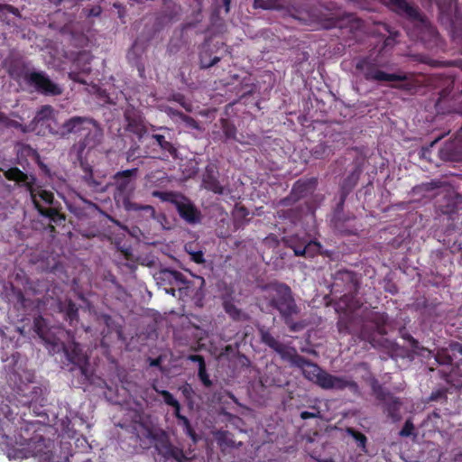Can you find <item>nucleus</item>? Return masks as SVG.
Instances as JSON below:
<instances>
[{
  "instance_id": "obj_1",
  "label": "nucleus",
  "mask_w": 462,
  "mask_h": 462,
  "mask_svg": "<svg viewBox=\"0 0 462 462\" xmlns=\"http://www.w3.org/2000/svg\"><path fill=\"white\" fill-rule=\"evenodd\" d=\"M261 342L276 352L291 366L300 368L303 376L324 390L342 391L348 388L353 393L359 392L357 383L344 376H337L322 370L317 364L299 355L293 346H288L272 335L270 330L259 329Z\"/></svg>"
},
{
  "instance_id": "obj_2",
  "label": "nucleus",
  "mask_w": 462,
  "mask_h": 462,
  "mask_svg": "<svg viewBox=\"0 0 462 462\" xmlns=\"http://www.w3.org/2000/svg\"><path fill=\"white\" fill-rule=\"evenodd\" d=\"M59 134L62 137L73 136L75 139L79 138L72 149L80 160V167L83 171L82 181L92 192H105L106 185L104 183V180L95 177L92 167L87 162L81 160L82 153L86 149H93L101 143L103 131L97 121L90 117L75 116L67 119L60 126Z\"/></svg>"
},
{
  "instance_id": "obj_3",
  "label": "nucleus",
  "mask_w": 462,
  "mask_h": 462,
  "mask_svg": "<svg viewBox=\"0 0 462 462\" xmlns=\"http://www.w3.org/2000/svg\"><path fill=\"white\" fill-rule=\"evenodd\" d=\"M4 176L6 180L14 181L19 187L25 188L41 216L55 224L65 220L60 202L55 199L53 192L37 184V179L33 174L29 175L18 167H10L4 171Z\"/></svg>"
},
{
  "instance_id": "obj_4",
  "label": "nucleus",
  "mask_w": 462,
  "mask_h": 462,
  "mask_svg": "<svg viewBox=\"0 0 462 462\" xmlns=\"http://www.w3.org/2000/svg\"><path fill=\"white\" fill-rule=\"evenodd\" d=\"M264 291L268 306L278 311L280 318L291 332H299L305 328L304 320L295 319L300 313V308L289 285L280 282H270L264 286Z\"/></svg>"
},
{
  "instance_id": "obj_5",
  "label": "nucleus",
  "mask_w": 462,
  "mask_h": 462,
  "mask_svg": "<svg viewBox=\"0 0 462 462\" xmlns=\"http://www.w3.org/2000/svg\"><path fill=\"white\" fill-rule=\"evenodd\" d=\"M384 5L398 16L413 24L420 39H435L438 36L436 28L417 5L409 3L407 0H384Z\"/></svg>"
},
{
  "instance_id": "obj_6",
  "label": "nucleus",
  "mask_w": 462,
  "mask_h": 462,
  "mask_svg": "<svg viewBox=\"0 0 462 462\" xmlns=\"http://www.w3.org/2000/svg\"><path fill=\"white\" fill-rule=\"evenodd\" d=\"M390 66V60L382 51H370L356 59L355 69L369 82H386L395 77L384 71Z\"/></svg>"
},
{
  "instance_id": "obj_7",
  "label": "nucleus",
  "mask_w": 462,
  "mask_h": 462,
  "mask_svg": "<svg viewBox=\"0 0 462 462\" xmlns=\"http://www.w3.org/2000/svg\"><path fill=\"white\" fill-rule=\"evenodd\" d=\"M152 197L158 198L162 201L172 204L180 218L188 224H198L201 220V212L193 202L179 192L174 191H160L154 190L152 193Z\"/></svg>"
},
{
  "instance_id": "obj_8",
  "label": "nucleus",
  "mask_w": 462,
  "mask_h": 462,
  "mask_svg": "<svg viewBox=\"0 0 462 462\" xmlns=\"http://www.w3.org/2000/svg\"><path fill=\"white\" fill-rule=\"evenodd\" d=\"M62 349L68 360L79 367L80 374L86 378L89 379L88 373V356L84 353L80 344L72 341L68 345L59 341V347H55L54 352H59Z\"/></svg>"
},
{
  "instance_id": "obj_9",
  "label": "nucleus",
  "mask_w": 462,
  "mask_h": 462,
  "mask_svg": "<svg viewBox=\"0 0 462 462\" xmlns=\"http://www.w3.org/2000/svg\"><path fill=\"white\" fill-rule=\"evenodd\" d=\"M357 289L358 282L354 272L343 269L334 273L331 292L342 294L341 300L356 292Z\"/></svg>"
},
{
  "instance_id": "obj_10",
  "label": "nucleus",
  "mask_w": 462,
  "mask_h": 462,
  "mask_svg": "<svg viewBox=\"0 0 462 462\" xmlns=\"http://www.w3.org/2000/svg\"><path fill=\"white\" fill-rule=\"evenodd\" d=\"M27 86L32 87L38 93L55 97L62 93V88L53 82L44 71H33L28 75Z\"/></svg>"
},
{
  "instance_id": "obj_11",
  "label": "nucleus",
  "mask_w": 462,
  "mask_h": 462,
  "mask_svg": "<svg viewBox=\"0 0 462 462\" xmlns=\"http://www.w3.org/2000/svg\"><path fill=\"white\" fill-rule=\"evenodd\" d=\"M138 168H133L117 171L114 175V180L116 184V194L115 197H120L124 200L128 199L134 189V182L137 177Z\"/></svg>"
},
{
  "instance_id": "obj_12",
  "label": "nucleus",
  "mask_w": 462,
  "mask_h": 462,
  "mask_svg": "<svg viewBox=\"0 0 462 462\" xmlns=\"http://www.w3.org/2000/svg\"><path fill=\"white\" fill-rule=\"evenodd\" d=\"M124 117L126 123L125 131L134 134L138 140H141L147 132L141 112L133 106H129L125 110Z\"/></svg>"
},
{
  "instance_id": "obj_13",
  "label": "nucleus",
  "mask_w": 462,
  "mask_h": 462,
  "mask_svg": "<svg viewBox=\"0 0 462 462\" xmlns=\"http://www.w3.org/2000/svg\"><path fill=\"white\" fill-rule=\"evenodd\" d=\"M311 21L317 23L325 29L342 27L345 19L335 16L328 9L321 5H317L310 9Z\"/></svg>"
},
{
  "instance_id": "obj_14",
  "label": "nucleus",
  "mask_w": 462,
  "mask_h": 462,
  "mask_svg": "<svg viewBox=\"0 0 462 462\" xmlns=\"http://www.w3.org/2000/svg\"><path fill=\"white\" fill-rule=\"evenodd\" d=\"M439 156L445 162H459L462 160V126L455 137L444 143L439 151Z\"/></svg>"
},
{
  "instance_id": "obj_15",
  "label": "nucleus",
  "mask_w": 462,
  "mask_h": 462,
  "mask_svg": "<svg viewBox=\"0 0 462 462\" xmlns=\"http://www.w3.org/2000/svg\"><path fill=\"white\" fill-rule=\"evenodd\" d=\"M160 130L167 131V135L164 134H152L151 135L152 146H158L161 152L160 159L167 160L169 157L176 159L178 157V150L171 142L170 136V130L168 128H159Z\"/></svg>"
},
{
  "instance_id": "obj_16",
  "label": "nucleus",
  "mask_w": 462,
  "mask_h": 462,
  "mask_svg": "<svg viewBox=\"0 0 462 462\" xmlns=\"http://www.w3.org/2000/svg\"><path fill=\"white\" fill-rule=\"evenodd\" d=\"M349 193L339 189V200L335 208L334 224L335 227L342 234L345 235H355L356 234L357 228L354 226H346V223L356 219L355 216L343 217L340 215L344 210L345 202Z\"/></svg>"
},
{
  "instance_id": "obj_17",
  "label": "nucleus",
  "mask_w": 462,
  "mask_h": 462,
  "mask_svg": "<svg viewBox=\"0 0 462 462\" xmlns=\"http://www.w3.org/2000/svg\"><path fill=\"white\" fill-rule=\"evenodd\" d=\"M453 82H450L446 88L439 91L438 98L435 101V109L438 114H449L460 112V107L457 106V100L454 95Z\"/></svg>"
},
{
  "instance_id": "obj_18",
  "label": "nucleus",
  "mask_w": 462,
  "mask_h": 462,
  "mask_svg": "<svg viewBox=\"0 0 462 462\" xmlns=\"http://www.w3.org/2000/svg\"><path fill=\"white\" fill-rule=\"evenodd\" d=\"M32 328L38 337L50 346V350L59 347V338L51 331L47 319L42 315L34 317Z\"/></svg>"
},
{
  "instance_id": "obj_19",
  "label": "nucleus",
  "mask_w": 462,
  "mask_h": 462,
  "mask_svg": "<svg viewBox=\"0 0 462 462\" xmlns=\"http://www.w3.org/2000/svg\"><path fill=\"white\" fill-rule=\"evenodd\" d=\"M395 78L386 82H392L391 88L405 91L409 94H416L420 88V82L413 75L406 73H391Z\"/></svg>"
},
{
  "instance_id": "obj_20",
  "label": "nucleus",
  "mask_w": 462,
  "mask_h": 462,
  "mask_svg": "<svg viewBox=\"0 0 462 462\" xmlns=\"http://www.w3.org/2000/svg\"><path fill=\"white\" fill-rule=\"evenodd\" d=\"M455 363V367L450 368L446 375V381L455 383L456 377H462V344L459 342H451L448 347Z\"/></svg>"
},
{
  "instance_id": "obj_21",
  "label": "nucleus",
  "mask_w": 462,
  "mask_h": 462,
  "mask_svg": "<svg viewBox=\"0 0 462 462\" xmlns=\"http://www.w3.org/2000/svg\"><path fill=\"white\" fill-rule=\"evenodd\" d=\"M353 165H354L353 170L342 180V182L339 186L340 190L345 191L349 194L355 189V187L357 185L360 176L364 171L365 160L361 159V158H356L353 162Z\"/></svg>"
},
{
  "instance_id": "obj_22",
  "label": "nucleus",
  "mask_w": 462,
  "mask_h": 462,
  "mask_svg": "<svg viewBox=\"0 0 462 462\" xmlns=\"http://www.w3.org/2000/svg\"><path fill=\"white\" fill-rule=\"evenodd\" d=\"M157 449L165 458H171L176 462H190L194 457L186 454L181 448L174 446L169 440L161 442Z\"/></svg>"
},
{
  "instance_id": "obj_23",
  "label": "nucleus",
  "mask_w": 462,
  "mask_h": 462,
  "mask_svg": "<svg viewBox=\"0 0 462 462\" xmlns=\"http://www.w3.org/2000/svg\"><path fill=\"white\" fill-rule=\"evenodd\" d=\"M157 280L164 284L180 286V290L189 287V282L182 273L169 268L161 270L157 273Z\"/></svg>"
},
{
  "instance_id": "obj_24",
  "label": "nucleus",
  "mask_w": 462,
  "mask_h": 462,
  "mask_svg": "<svg viewBox=\"0 0 462 462\" xmlns=\"http://www.w3.org/2000/svg\"><path fill=\"white\" fill-rule=\"evenodd\" d=\"M461 205L462 195L454 190H448L439 203L438 208L442 214L451 216L458 211Z\"/></svg>"
},
{
  "instance_id": "obj_25",
  "label": "nucleus",
  "mask_w": 462,
  "mask_h": 462,
  "mask_svg": "<svg viewBox=\"0 0 462 462\" xmlns=\"http://www.w3.org/2000/svg\"><path fill=\"white\" fill-rule=\"evenodd\" d=\"M318 185V179L311 177L309 179H300L292 186L291 191L295 197L294 200H300L312 194Z\"/></svg>"
},
{
  "instance_id": "obj_26",
  "label": "nucleus",
  "mask_w": 462,
  "mask_h": 462,
  "mask_svg": "<svg viewBox=\"0 0 462 462\" xmlns=\"http://www.w3.org/2000/svg\"><path fill=\"white\" fill-rule=\"evenodd\" d=\"M33 71L30 69L27 62L20 60H13L8 68V73L13 79H23L25 84L28 82V75Z\"/></svg>"
},
{
  "instance_id": "obj_27",
  "label": "nucleus",
  "mask_w": 462,
  "mask_h": 462,
  "mask_svg": "<svg viewBox=\"0 0 462 462\" xmlns=\"http://www.w3.org/2000/svg\"><path fill=\"white\" fill-rule=\"evenodd\" d=\"M202 184L206 189L215 194L223 195L225 193V188L219 182L217 173L212 168L207 167L206 172L203 175Z\"/></svg>"
},
{
  "instance_id": "obj_28",
  "label": "nucleus",
  "mask_w": 462,
  "mask_h": 462,
  "mask_svg": "<svg viewBox=\"0 0 462 462\" xmlns=\"http://www.w3.org/2000/svg\"><path fill=\"white\" fill-rule=\"evenodd\" d=\"M58 306L60 311L64 315L65 320H67L70 326L79 322V308L72 300L68 299L64 301H60Z\"/></svg>"
},
{
  "instance_id": "obj_29",
  "label": "nucleus",
  "mask_w": 462,
  "mask_h": 462,
  "mask_svg": "<svg viewBox=\"0 0 462 462\" xmlns=\"http://www.w3.org/2000/svg\"><path fill=\"white\" fill-rule=\"evenodd\" d=\"M383 412L393 421H399L401 420V408L402 402L400 398L395 397L393 395L390 396L383 401Z\"/></svg>"
},
{
  "instance_id": "obj_30",
  "label": "nucleus",
  "mask_w": 462,
  "mask_h": 462,
  "mask_svg": "<svg viewBox=\"0 0 462 462\" xmlns=\"http://www.w3.org/2000/svg\"><path fill=\"white\" fill-rule=\"evenodd\" d=\"M223 309L229 318L235 321H245L249 319L248 314L239 309L231 299L224 300Z\"/></svg>"
},
{
  "instance_id": "obj_31",
  "label": "nucleus",
  "mask_w": 462,
  "mask_h": 462,
  "mask_svg": "<svg viewBox=\"0 0 462 462\" xmlns=\"http://www.w3.org/2000/svg\"><path fill=\"white\" fill-rule=\"evenodd\" d=\"M369 322H371L374 327V331L379 335H385L386 331V324L388 321V316L384 312H372L368 317Z\"/></svg>"
},
{
  "instance_id": "obj_32",
  "label": "nucleus",
  "mask_w": 462,
  "mask_h": 462,
  "mask_svg": "<svg viewBox=\"0 0 462 462\" xmlns=\"http://www.w3.org/2000/svg\"><path fill=\"white\" fill-rule=\"evenodd\" d=\"M102 319L104 321V324L106 325V329H104L102 334L103 337L105 338L108 334L115 333L117 337V338H122L123 337V329L122 326L117 324L114 319L107 314L102 315Z\"/></svg>"
},
{
  "instance_id": "obj_33",
  "label": "nucleus",
  "mask_w": 462,
  "mask_h": 462,
  "mask_svg": "<svg viewBox=\"0 0 462 462\" xmlns=\"http://www.w3.org/2000/svg\"><path fill=\"white\" fill-rule=\"evenodd\" d=\"M306 257H314L316 255H323L331 257L333 253L329 250H324L321 244L316 240H310L305 245Z\"/></svg>"
},
{
  "instance_id": "obj_34",
  "label": "nucleus",
  "mask_w": 462,
  "mask_h": 462,
  "mask_svg": "<svg viewBox=\"0 0 462 462\" xmlns=\"http://www.w3.org/2000/svg\"><path fill=\"white\" fill-rule=\"evenodd\" d=\"M446 182L440 180H431L430 181L422 182L412 188L414 194L423 195L426 192H430L444 187Z\"/></svg>"
},
{
  "instance_id": "obj_35",
  "label": "nucleus",
  "mask_w": 462,
  "mask_h": 462,
  "mask_svg": "<svg viewBox=\"0 0 462 462\" xmlns=\"http://www.w3.org/2000/svg\"><path fill=\"white\" fill-rule=\"evenodd\" d=\"M180 5L173 0H163V15L169 20L177 18L180 13Z\"/></svg>"
},
{
  "instance_id": "obj_36",
  "label": "nucleus",
  "mask_w": 462,
  "mask_h": 462,
  "mask_svg": "<svg viewBox=\"0 0 462 462\" xmlns=\"http://www.w3.org/2000/svg\"><path fill=\"white\" fill-rule=\"evenodd\" d=\"M370 386L376 400L383 402L393 394L386 391L376 378H372Z\"/></svg>"
},
{
  "instance_id": "obj_37",
  "label": "nucleus",
  "mask_w": 462,
  "mask_h": 462,
  "mask_svg": "<svg viewBox=\"0 0 462 462\" xmlns=\"http://www.w3.org/2000/svg\"><path fill=\"white\" fill-rule=\"evenodd\" d=\"M126 208L133 211H142L143 216L147 218H155V208L151 205H142L139 203H128L125 205Z\"/></svg>"
},
{
  "instance_id": "obj_38",
  "label": "nucleus",
  "mask_w": 462,
  "mask_h": 462,
  "mask_svg": "<svg viewBox=\"0 0 462 462\" xmlns=\"http://www.w3.org/2000/svg\"><path fill=\"white\" fill-rule=\"evenodd\" d=\"M53 114V108L50 105L42 106L36 113L31 125L44 122L51 117Z\"/></svg>"
},
{
  "instance_id": "obj_39",
  "label": "nucleus",
  "mask_w": 462,
  "mask_h": 462,
  "mask_svg": "<svg viewBox=\"0 0 462 462\" xmlns=\"http://www.w3.org/2000/svg\"><path fill=\"white\" fill-rule=\"evenodd\" d=\"M435 359L438 362V364L441 365H450L451 368L455 367V363L452 360V356L449 353L448 347L439 349L436 354Z\"/></svg>"
},
{
  "instance_id": "obj_40",
  "label": "nucleus",
  "mask_w": 462,
  "mask_h": 462,
  "mask_svg": "<svg viewBox=\"0 0 462 462\" xmlns=\"http://www.w3.org/2000/svg\"><path fill=\"white\" fill-rule=\"evenodd\" d=\"M219 60H220V58L217 56L211 58L210 53L208 51H202L199 55V61H200L201 69L211 68L212 66H214L217 62H219Z\"/></svg>"
},
{
  "instance_id": "obj_41",
  "label": "nucleus",
  "mask_w": 462,
  "mask_h": 462,
  "mask_svg": "<svg viewBox=\"0 0 462 462\" xmlns=\"http://www.w3.org/2000/svg\"><path fill=\"white\" fill-rule=\"evenodd\" d=\"M222 130L227 140H235L236 138V127L227 119L221 120Z\"/></svg>"
},
{
  "instance_id": "obj_42",
  "label": "nucleus",
  "mask_w": 462,
  "mask_h": 462,
  "mask_svg": "<svg viewBox=\"0 0 462 462\" xmlns=\"http://www.w3.org/2000/svg\"><path fill=\"white\" fill-rule=\"evenodd\" d=\"M3 125L5 127H8V128L19 129L23 134H27L33 130V127H31V125H23V124L19 123L18 121L10 119L8 116L6 117Z\"/></svg>"
},
{
  "instance_id": "obj_43",
  "label": "nucleus",
  "mask_w": 462,
  "mask_h": 462,
  "mask_svg": "<svg viewBox=\"0 0 462 462\" xmlns=\"http://www.w3.org/2000/svg\"><path fill=\"white\" fill-rule=\"evenodd\" d=\"M350 319L347 314L340 315L337 322V327L339 333L348 334L349 331Z\"/></svg>"
},
{
  "instance_id": "obj_44",
  "label": "nucleus",
  "mask_w": 462,
  "mask_h": 462,
  "mask_svg": "<svg viewBox=\"0 0 462 462\" xmlns=\"http://www.w3.org/2000/svg\"><path fill=\"white\" fill-rule=\"evenodd\" d=\"M183 427L184 432L194 441L197 442L198 438L195 430L190 424L189 420L186 417L179 422Z\"/></svg>"
},
{
  "instance_id": "obj_45",
  "label": "nucleus",
  "mask_w": 462,
  "mask_h": 462,
  "mask_svg": "<svg viewBox=\"0 0 462 462\" xmlns=\"http://www.w3.org/2000/svg\"><path fill=\"white\" fill-rule=\"evenodd\" d=\"M154 391L158 393L163 399L164 402L169 406H177L179 402L174 396L167 390H159L155 386L153 387Z\"/></svg>"
},
{
  "instance_id": "obj_46",
  "label": "nucleus",
  "mask_w": 462,
  "mask_h": 462,
  "mask_svg": "<svg viewBox=\"0 0 462 462\" xmlns=\"http://www.w3.org/2000/svg\"><path fill=\"white\" fill-rule=\"evenodd\" d=\"M178 117L183 121L188 126H189L192 129H199V125L196 119L193 117L184 114L183 112H177Z\"/></svg>"
},
{
  "instance_id": "obj_47",
  "label": "nucleus",
  "mask_w": 462,
  "mask_h": 462,
  "mask_svg": "<svg viewBox=\"0 0 462 462\" xmlns=\"http://www.w3.org/2000/svg\"><path fill=\"white\" fill-rule=\"evenodd\" d=\"M198 376L205 387L212 386V381L209 379L206 365L199 367Z\"/></svg>"
},
{
  "instance_id": "obj_48",
  "label": "nucleus",
  "mask_w": 462,
  "mask_h": 462,
  "mask_svg": "<svg viewBox=\"0 0 462 462\" xmlns=\"http://www.w3.org/2000/svg\"><path fill=\"white\" fill-rule=\"evenodd\" d=\"M348 433L356 440L358 446L365 447L366 443V437L362 432L356 430L354 429H348Z\"/></svg>"
},
{
  "instance_id": "obj_49",
  "label": "nucleus",
  "mask_w": 462,
  "mask_h": 462,
  "mask_svg": "<svg viewBox=\"0 0 462 462\" xmlns=\"http://www.w3.org/2000/svg\"><path fill=\"white\" fill-rule=\"evenodd\" d=\"M311 410H312V411H301L300 414V417L302 420L315 419V418L320 417V411L318 406H315V405L311 406Z\"/></svg>"
},
{
  "instance_id": "obj_50",
  "label": "nucleus",
  "mask_w": 462,
  "mask_h": 462,
  "mask_svg": "<svg viewBox=\"0 0 462 462\" xmlns=\"http://www.w3.org/2000/svg\"><path fill=\"white\" fill-rule=\"evenodd\" d=\"M327 155H328V147L324 143H319L316 145L315 148L313 149V156L316 159H322Z\"/></svg>"
},
{
  "instance_id": "obj_51",
  "label": "nucleus",
  "mask_w": 462,
  "mask_h": 462,
  "mask_svg": "<svg viewBox=\"0 0 462 462\" xmlns=\"http://www.w3.org/2000/svg\"><path fill=\"white\" fill-rule=\"evenodd\" d=\"M186 251L189 254L190 259L194 263L199 264L205 263L204 254L201 250L190 252L188 250V247L186 246Z\"/></svg>"
},
{
  "instance_id": "obj_52",
  "label": "nucleus",
  "mask_w": 462,
  "mask_h": 462,
  "mask_svg": "<svg viewBox=\"0 0 462 462\" xmlns=\"http://www.w3.org/2000/svg\"><path fill=\"white\" fill-rule=\"evenodd\" d=\"M228 431H219L217 433V441L220 445L226 444L228 447L234 446V441L228 439Z\"/></svg>"
},
{
  "instance_id": "obj_53",
  "label": "nucleus",
  "mask_w": 462,
  "mask_h": 462,
  "mask_svg": "<svg viewBox=\"0 0 462 462\" xmlns=\"http://www.w3.org/2000/svg\"><path fill=\"white\" fill-rule=\"evenodd\" d=\"M414 430V425L411 420H407L400 431V436L402 437H409L412 434Z\"/></svg>"
},
{
  "instance_id": "obj_54",
  "label": "nucleus",
  "mask_w": 462,
  "mask_h": 462,
  "mask_svg": "<svg viewBox=\"0 0 462 462\" xmlns=\"http://www.w3.org/2000/svg\"><path fill=\"white\" fill-rule=\"evenodd\" d=\"M394 44H395V39L393 36L390 35L384 39L383 46L381 47V49L378 51H382V54L383 55V57H385V54L387 52V48L388 47L392 48Z\"/></svg>"
},
{
  "instance_id": "obj_55",
  "label": "nucleus",
  "mask_w": 462,
  "mask_h": 462,
  "mask_svg": "<svg viewBox=\"0 0 462 462\" xmlns=\"http://www.w3.org/2000/svg\"><path fill=\"white\" fill-rule=\"evenodd\" d=\"M0 13H10L15 16L20 14L18 8L8 4H0Z\"/></svg>"
},
{
  "instance_id": "obj_56",
  "label": "nucleus",
  "mask_w": 462,
  "mask_h": 462,
  "mask_svg": "<svg viewBox=\"0 0 462 462\" xmlns=\"http://www.w3.org/2000/svg\"><path fill=\"white\" fill-rule=\"evenodd\" d=\"M172 99L174 101L178 102L187 111H190V105H189L185 102V97L182 94H180V93L174 94L172 97Z\"/></svg>"
},
{
  "instance_id": "obj_57",
  "label": "nucleus",
  "mask_w": 462,
  "mask_h": 462,
  "mask_svg": "<svg viewBox=\"0 0 462 462\" xmlns=\"http://www.w3.org/2000/svg\"><path fill=\"white\" fill-rule=\"evenodd\" d=\"M295 197L292 196V192L291 191L290 194L282 199L280 201H279V205L280 206H283V207H289V206H291L293 205L294 203H296L298 200H294Z\"/></svg>"
},
{
  "instance_id": "obj_58",
  "label": "nucleus",
  "mask_w": 462,
  "mask_h": 462,
  "mask_svg": "<svg viewBox=\"0 0 462 462\" xmlns=\"http://www.w3.org/2000/svg\"><path fill=\"white\" fill-rule=\"evenodd\" d=\"M188 360L194 362V363H198L199 367H202V366L206 365L205 359L200 355H189L188 356Z\"/></svg>"
},
{
  "instance_id": "obj_59",
  "label": "nucleus",
  "mask_w": 462,
  "mask_h": 462,
  "mask_svg": "<svg viewBox=\"0 0 462 462\" xmlns=\"http://www.w3.org/2000/svg\"><path fill=\"white\" fill-rule=\"evenodd\" d=\"M293 249L294 254L297 256H306V248L304 245H295L291 246Z\"/></svg>"
},
{
  "instance_id": "obj_60",
  "label": "nucleus",
  "mask_w": 462,
  "mask_h": 462,
  "mask_svg": "<svg viewBox=\"0 0 462 462\" xmlns=\"http://www.w3.org/2000/svg\"><path fill=\"white\" fill-rule=\"evenodd\" d=\"M102 12V9L99 5L93 6L88 10V15L97 17L99 16Z\"/></svg>"
},
{
  "instance_id": "obj_61",
  "label": "nucleus",
  "mask_w": 462,
  "mask_h": 462,
  "mask_svg": "<svg viewBox=\"0 0 462 462\" xmlns=\"http://www.w3.org/2000/svg\"><path fill=\"white\" fill-rule=\"evenodd\" d=\"M172 408L174 409V415L177 418V420H179V422L181 421L184 418H186V416L180 414V402L177 403V406H172Z\"/></svg>"
},
{
  "instance_id": "obj_62",
  "label": "nucleus",
  "mask_w": 462,
  "mask_h": 462,
  "mask_svg": "<svg viewBox=\"0 0 462 462\" xmlns=\"http://www.w3.org/2000/svg\"><path fill=\"white\" fill-rule=\"evenodd\" d=\"M70 78L74 80V81H77V82H79V83H82V84H85L86 83V80L84 79L81 78V75L79 72H71L70 74Z\"/></svg>"
},
{
  "instance_id": "obj_63",
  "label": "nucleus",
  "mask_w": 462,
  "mask_h": 462,
  "mask_svg": "<svg viewBox=\"0 0 462 462\" xmlns=\"http://www.w3.org/2000/svg\"><path fill=\"white\" fill-rule=\"evenodd\" d=\"M161 363H162V358L161 357H157V358H149V365L152 367H157V366H160L161 365Z\"/></svg>"
},
{
  "instance_id": "obj_64",
  "label": "nucleus",
  "mask_w": 462,
  "mask_h": 462,
  "mask_svg": "<svg viewBox=\"0 0 462 462\" xmlns=\"http://www.w3.org/2000/svg\"><path fill=\"white\" fill-rule=\"evenodd\" d=\"M346 19L347 20V22H354V23H356L357 24L356 27H358V25H359V23L361 22L359 19H356L352 14L346 15Z\"/></svg>"
}]
</instances>
